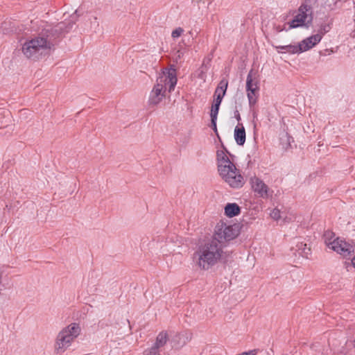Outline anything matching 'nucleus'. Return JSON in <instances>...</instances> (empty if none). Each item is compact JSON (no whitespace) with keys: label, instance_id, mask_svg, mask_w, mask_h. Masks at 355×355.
Listing matches in <instances>:
<instances>
[{"label":"nucleus","instance_id":"obj_1","mask_svg":"<svg viewBox=\"0 0 355 355\" xmlns=\"http://www.w3.org/2000/svg\"><path fill=\"white\" fill-rule=\"evenodd\" d=\"M73 23L65 26L64 22L58 24L53 28H44L38 37L25 42L22 47L24 54L28 58L38 59L42 55L47 53L56 42L58 35L67 32Z\"/></svg>","mask_w":355,"mask_h":355},{"label":"nucleus","instance_id":"obj_2","mask_svg":"<svg viewBox=\"0 0 355 355\" xmlns=\"http://www.w3.org/2000/svg\"><path fill=\"white\" fill-rule=\"evenodd\" d=\"M223 246L216 239L198 246L193 254V263L204 270H208L215 266L223 255Z\"/></svg>","mask_w":355,"mask_h":355},{"label":"nucleus","instance_id":"obj_3","mask_svg":"<svg viewBox=\"0 0 355 355\" xmlns=\"http://www.w3.org/2000/svg\"><path fill=\"white\" fill-rule=\"evenodd\" d=\"M177 75L175 69H166L156 80L148 98V104L152 106L158 105L166 96V87L168 92L174 90L177 84Z\"/></svg>","mask_w":355,"mask_h":355},{"label":"nucleus","instance_id":"obj_4","mask_svg":"<svg viewBox=\"0 0 355 355\" xmlns=\"http://www.w3.org/2000/svg\"><path fill=\"white\" fill-rule=\"evenodd\" d=\"M80 327L77 323H71L62 329L58 333L55 340V350L57 354L65 352L80 335Z\"/></svg>","mask_w":355,"mask_h":355},{"label":"nucleus","instance_id":"obj_5","mask_svg":"<svg viewBox=\"0 0 355 355\" xmlns=\"http://www.w3.org/2000/svg\"><path fill=\"white\" fill-rule=\"evenodd\" d=\"M223 180L232 188H240L243 184V178L234 163L220 166L218 170Z\"/></svg>","mask_w":355,"mask_h":355},{"label":"nucleus","instance_id":"obj_6","mask_svg":"<svg viewBox=\"0 0 355 355\" xmlns=\"http://www.w3.org/2000/svg\"><path fill=\"white\" fill-rule=\"evenodd\" d=\"M239 234V230L236 226L227 225L224 223L218 224L216 227L215 234L212 239L219 241L222 244L223 241H230L236 238Z\"/></svg>","mask_w":355,"mask_h":355},{"label":"nucleus","instance_id":"obj_7","mask_svg":"<svg viewBox=\"0 0 355 355\" xmlns=\"http://www.w3.org/2000/svg\"><path fill=\"white\" fill-rule=\"evenodd\" d=\"M312 8L307 5H301L298 12L289 23V28H295L306 25L312 21Z\"/></svg>","mask_w":355,"mask_h":355},{"label":"nucleus","instance_id":"obj_8","mask_svg":"<svg viewBox=\"0 0 355 355\" xmlns=\"http://www.w3.org/2000/svg\"><path fill=\"white\" fill-rule=\"evenodd\" d=\"M331 249L344 258L350 257L354 253V246L344 239L337 237L334 239Z\"/></svg>","mask_w":355,"mask_h":355},{"label":"nucleus","instance_id":"obj_9","mask_svg":"<svg viewBox=\"0 0 355 355\" xmlns=\"http://www.w3.org/2000/svg\"><path fill=\"white\" fill-rule=\"evenodd\" d=\"M250 182L254 193L259 197L268 198L270 196V189L263 180L254 176L250 178Z\"/></svg>","mask_w":355,"mask_h":355},{"label":"nucleus","instance_id":"obj_10","mask_svg":"<svg viewBox=\"0 0 355 355\" xmlns=\"http://www.w3.org/2000/svg\"><path fill=\"white\" fill-rule=\"evenodd\" d=\"M322 40V35L320 33H317L315 35H311L304 40H303L300 42V46H302V52L306 51L313 46H315L317 44H318Z\"/></svg>","mask_w":355,"mask_h":355},{"label":"nucleus","instance_id":"obj_11","mask_svg":"<svg viewBox=\"0 0 355 355\" xmlns=\"http://www.w3.org/2000/svg\"><path fill=\"white\" fill-rule=\"evenodd\" d=\"M168 341V334L166 331H162L156 337L155 341L152 346L162 351V348Z\"/></svg>","mask_w":355,"mask_h":355},{"label":"nucleus","instance_id":"obj_12","mask_svg":"<svg viewBox=\"0 0 355 355\" xmlns=\"http://www.w3.org/2000/svg\"><path fill=\"white\" fill-rule=\"evenodd\" d=\"M245 130L243 124H239L234 129V139L239 146H243L245 141Z\"/></svg>","mask_w":355,"mask_h":355},{"label":"nucleus","instance_id":"obj_13","mask_svg":"<svg viewBox=\"0 0 355 355\" xmlns=\"http://www.w3.org/2000/svg\"><path fill=\"white\" fill-rule=\"evenodd\" d=\"M240 211L239 206L236 203H228L225 207V213L229 217L239 215Z\"/></svg>","mask_w":355,"mask_h":355},{"label":"nucleus","instance_id":"obj_14","mask_svg":"<svg viewBox=\"0 0 355 355\" xmlns=\"http://www.w3.org/2000/svg\"><path fill=\"white\" fill-rule=\"evenodd\" d=\"M217 160L218 170L220 169V166H222L229 165L232 163L223 150L217 151Z\"/></svg>","mask_w":355,"mask_h":355},{"label":"nucleus","instance_id":"obj_15","mask_svg":"<svg viewBox=\"0 0 355 355\" xmlns=\"http://www.w3.org/2000/svg\"><path fill=\"white\" fill-rule=\"evenodd\" d=\"M228 85V81L225 79H223L220 81L217 88L216 89L214 94H225L226 90Z\"/></svg>","mask_w":355,"mask_h":355},{"label":"nucleus","instance_id":"obj_16","mask_svg":"<svg viewBox=\"0 0 355 355\" xmlns=\"http://www.w3.org/2000/svg\"><path fill=\"white\" fill-rule=\"evenodd\" d=\"M252 70H250L248 74L246 80V90H251L253 89H258L257 83H253L252 80Z\"/></svg>","mask_w":355,"mask_h":355},{"label":"nucleus","instance_id":"obj_17","mask_svg":"<svg viewBox=\"0 0 355 355\" xmlns=\"http://www.w3.org/2000/svg\"><path fill=\"white\" fill-rule=\"evenodd\" d=\"M258 89H253L251 90H247V96L249 101V105L250 107L254 106L257 103L256 92Z\"/></svg>","mask_w":355,"mask_h":355},{"label":"nucleus","instance_id":"obj_18","mask_svg":"<svg viewBox=\"0 0 355 355\" xmlns=\"http://www.w3.org/2000/svg\"><path fill=\"white\" fill-rule=\"evenodd\" d=\"M335 234L331 231H326L324 234V239L326 245L331 249V244L330 243L334 242V239H335Z\"/></svg>","mask_w":355,"mask_h":355},{"label":"nucleus","instance_id":"obj_19","mask_svg":"<svg viewBox=\"0 0 355 355\" xmlns=\"http://www.w3.org/2000/svg\"><path fill=\"white\" fill-rule=\"evenodd\" d=\"M302 46H300V43L297 45L288 44L286 45V53L295 54L302 53Z\"/></svg>","mask_w":355,"mask_h":355},{"label":"nucleus","instance_id":"obj_20","mask_svg":"<svg viewBox=\"0 0 355 355\" xmlns=\"http://www.w3.org/2000/svg\"><path fill=\"white\" fill-rule=\"evenodd\" d=\"M345 1H346V0H327L326 6L330 10H334L337 8L340 7L342 3Z\"/></svg>","mask_w":355,"mask_h":355},{"label":"nucleus","instance_id":"obj_21","mask_svg":"<svg viewBox=\"0 0 355 355\" xmlns=\"http://www.w3.org/2000/svg\"><path fill=\"white\" fill-rule=\"evenodd\" d=\"M160 352L155 347L151 346L144 351L143 355H161Z\"/></svg>","mask_w":355,"mask_h":355},{"label":"nucleus","instance_id":"obj_22","mask_svg":"<svg viewBox=\"0 0 355 355\" xmlns=\"http://www.w3.org/2000/svg\"><path fill=\"white\" fill-rule=\"evenodd\" d=\"M219 107H220V105H218V103H214L212 105V107L211 109V113H210L211 117L217 118V116L218 114V110H219Z\"/></svg>","mask_w":355,"mask_h":355},{"label":"nucleus","instance_id":"obj_23","mask_svg":"<svg viewBox=\"0 0 355 355\" xmlns=\"http://www.w3.org/2000/svg\"><path fill=\"white\" fill-rule=\"evenodd\" d=\"M183 32L184 29L181 27H178L172 31L171 36L173 38L179 37Z\"/></svg>","mask_w":355,"mask_h":355},{"label":"nucleus","instance_id":"obj_24","mask_svg":"<svg viewBox=\"0 0 355 355\" xmlns=\"http://www.w3.org/2000/svg\"><path fill=\"white\" fill-rule=\"evenodd\" d=\"M330 28L331 27L329 24H324L320 26L318 33L321 34L322 36L324 33H328L330 31Z\"/></svg>","mask_w":355,"mask_h":355},{"label":"nucleus","instance_id":"obj_25","mask_svg":"<svg viewBox=\"0 0 355 355\" xmlns=\"http://www.w3.org/2000/svg\"><path fill=\"white\" fill-rule=\"evenodd\" d=\"M270 216L275 220H279L281 217L280 216V211L278 209H274L270 212Z\"/></svg>","mask_w":355,"mask_h":355},{"label":"nucleus","instance_id":"obj_26","mask_svg":"<svg viewBox=\"0 0 355 355\" xmlns=\"http://www.w3.org/2000/svg\"><path fill=\"white\" fill-rule=\"evenodd\" d=\"M216 120H217V118L211 117V128L214 130V131L215 132V133L216 134V135L218 136V137H219L218 130H217V127H216Z\"/></svg>","mask_w":355,"mask_h":355},{"label":"nucleus","instance_id":"obj_27","mask_svg":"<svg viewBox=\"0 0 355 355\" xmlns=\"http://www.w3.org/2000/svg\"><path fill=\"white\" fill-rule=\"evenodd\" d=\"M317 1L318 0H304V3H302V5L309 6V7L312 8L313 6H314Z\"/></svg>","mask_w":355,"mask_h":355},{"label":"nucleus","instance_id":"obj_28","mask_svg":"<svg viewBox=\"0 0 355 355\" xmlns=\"http://www.w3.org/2000/svg\"><path fill=\"white\" fill-rule=\"evenodd\" d=\"M275 48L278 50L279 53L281 52L279 50L284 51V52L286 53V45H284V46L279 45V46H275Z\"/></svg>","mask_w":355,"mask_h":355},{"label":"nucleus","instance_id":"obj_29","mask_svg":"<svg viewBox=\"0 0 355 355\" xmlns=\"http://www.w3.org/2000/svg\"><path fill=\"white\" fill-rule=\"evenodd\" d=\"M214 96L216 97V98H218V100L221 101L223 100V96H225V94H214Z\"/></svg>","mask_w":355,"mask_h":355},{"label":"nucleus","instance_id":"obj_30","mask_svg":"<svg viewBox=\"0 0 355 355\" xmlns=\"http://www.w3.org/2000/svg\"><path fill=\"white\" fill-rule=\"evenodd\" d=\"M235 118L236 119V120H237L238 121H239L241 120V116H240V114H239V111H238V110H236V111L235 112Z\"/></svg>","mask_w":355,"mask_h":355},{"label":"nucleus","instance_id":"obj_31","mask_svg":"<svg viewBox=\"0 0 355 355\" xmlns=\"http://www.w3.org/2000/svg\"><path fill=\"white\" fill-rule=\"evenodd\" d=\"M198 77L201 79H204L205 77V72L203 71H201L200 74L198 75Z\"/></svg>","mask_w":355,"mask_h":355},{"label":"nucleus","instance_id":"obj_32","mask_svg":"<svg viewBox=\"0 0 355 355\" xmlns=\"http://www.w3.org/2000/svg\"><path fill=\"white\" fill-rule=\"evenodd\" d=\"M214 103H218V105H220L221 101H220V100H218V98H216L214 99Z\"/></svg>","mask_w":355,"mask_h":355},{"label":"nucleus","instance_id":"obj_33","mask_svg":"<svg viewBox=\"0 0 355 355\" xmlns=\"http://www.w3.org/2000/svg\"><path fill=\"white\" fill-rule=\"evenodd\" d=\"M276 30L277 32H282L284 29L281 28L279 26L276 27Z\"/></svg>","mask_w":355,"mask_h":355},{"label":"nucleus","instance_id":"obj_34","mask_svg":"<svg viewBox=\"0 0 355 355\" xmlns=\"http://www.w3.org/2000/svg\"><path fill=\"white\" fill-rule=\"evenodd\" d=\"M352 264L355 268V256L352 259Z\"/></svg>","mask_w":355,"mask_h":355},{"label":"nucleus","instance_id":"obj_35","mask_svg":"<svg viewBox=\"0 0 355 355\" xmlns=\"http://www.w3.org/2000/svg\"><path fill=\"white\" fill-rule=\"evenodd\" d=\"M222 146H223V149H224L227 153H228V152H227V149L225 148V147H224V146H223V145H222Z\"/></svg>","mask_w":355,"mask_h":355}]
</instances>
